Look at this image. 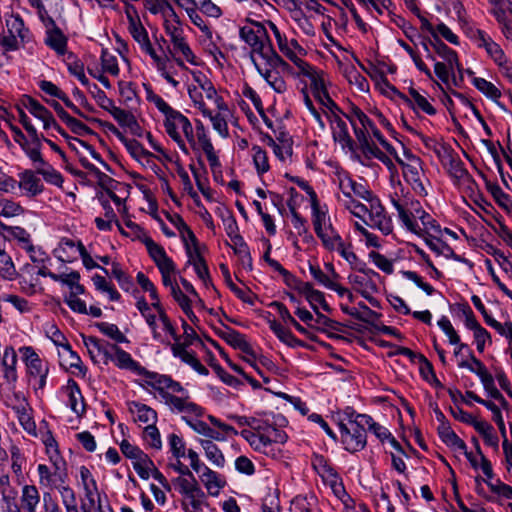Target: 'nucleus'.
<instances>
[{"instance_id":"obj_57","label":"nucleus","mask_w":512,"mask_h":512,"mask_svg":"<svg viewBox=\"0 0 512 512\" xmlns=\"http://www.w3.org/2000/svg\"><path fill=\"white\" fill-rule=\"evenodd\" d=\"M143 439L153 449L160 450L162 448L161 435L154 424H148L144 428Z\"/></svg>"},{"instance_id":"obj_4","label":"nucleus","mask_w":512,"mask_h":512,"mask_svg":"<svg viewBox=\"0 0 512 512\" xmlns=\"http://www.w3.org/2000/svg\"><path fill=\"white\" fill-rule=\"evenodd\" d=\"M164 29L172 43V48H168V53L175 60L177 65L182 68L185 67L183 59L177 57V54H181L190 64L197 65L196 57L184 37L183 28L179 25H173L166 20L164 22Z\"/></svg>"},{"instance_id":"obj_2","label":"nucleus","mask_w":512,"mask_h":512,"mask_svg":"<svg viewBox=\"0 0 512 512\" xmlns=\"http://www.w3.org/2000/svg\"><path fill=\"white\" fill-rule=\"evenodd\" d=\"M22 360L25 363L29 382L38 394L43 393L49 374V362L41 359L31 346H23L19 349Z\"/></svg>"},{"instance_id":"obj_17","label":"nucleus","mask_w":512,"mask_h":512,"mask_svg":"<svg viewBox=\"0 0 512 512\" xmlns=\"http://www.w3.org/2000/svg\"><path fill=\"white\" fill-rule=\"evenodd\" d=\"M267 25L273 32L279 50L291 61L293 62L299 69L308 68V63L302 60L298 55L289 47L288 39L285 34L281 33L275 23L272 21H267Z\"/></svg>"},{"instance_id":"obj_41","label":"nucleus","mask_w":512,"mask_h":512,"mask_svg":"<svg viewBox=\"0 0 512 512\" xmlns=\"http://www.w3.org/2000/svg\"><path fill=\"white\" fill-rule=\"evenodd\" d=\"M429 43L434 48L435 52L448 63L451 69H453V62H456V51L449 48L444 42H442L437 33H433V38L432 40H429Z\"/></svg>"},{"instance_id":"obj_24","label":"nucleus","mask_w":512,"mask_h":512,"mask_svg":"<svg viewBox=\"0 0 512 512\" xmlns=\"http://www.w3.org/2000/svg\"><path fill=\"white\" fill-rule=\"evenodd\" d=\"M112 358H109V361L114 362V364L120 369H126L132 372L141 375L144 371V368L135 361L131 355L120 348L118 345H115L114 350L111 354Z\"/></svg>"},{"instance_id":"obj_30","label":"nucleus","mask_w":512,"mask_h":512,"mask_svg":"<svg viewBox=\"0 0 512 512\" xmlns=\"http://www.w3.org/2000/svg\"><path fill=\"white\" fill-rule=\"evenodd\" d=\"M109 129L118 137V139L124 144L130 155L139 160L143 157L151 155L150 152L144 149L142 144L135 139H129L125 137L113 124H109Z\"/></svg>"},{"instance_id":"obj_8","label":"nucleus","mask_w":512,"mask_h":512,"mask_svg":"<svg viewBox=\"0 0 512 512\" xmlns=\"http://www.w3.org/2000/svg\"><path fill=\"white\" fill-rule=\"evenodd\" d=\"M338 427L341 435V442L345 450L355 453L363 450L367 444L366 424L351 423L346 425L343 421H339Z\"/></svg>"},{"instance_id":"obj_12","label":"nucleus","mask_w":512,"mask_h":512,"mask_svg":"<svg viewBox=\"0 0 512 512\" xmlns=\"http://www.w3.org/2000/svg\"><path fill=\"white\" fill-rule=\"evenodd\" d=\"M369 221L364 220L365 224L374 229H378L382 234L389 235L393 231L391 218L386 214L379 198L372 199L369 203Z\"/></svg>"},{"instance_id":"obj_25","label":"nucleus","mask_w":512,"mask_h":512,"mask_svg":"<svg viewBox=\"0 0 512 512\" xmlns=\"http://www.w3.org/2000/svg\"><path fill=\"white\" fill-rule=\"evenodd\" d=\"M340 113L332 114L334 123L332 127L333 138L336 142H339L343 148H348L350 151L355 150V142L351 138L347 124L340 118Z\"/></svg>"},{"instance_id":"obj_14","label":"nucleus","mask_w":512,"mask_h":512,"mask_svg":"<svg viewBox=\"0 0 512 512\" xmlns=\"http://www.w3.org/2000/svg\"><path fill=\"white\" fill-rule=\"evenodd\" d=\"M196 140L198 143L199 150L201 149L211 166L212 170L219 168L221 166L218 156L215 153L214 146L211 142V139L208 135L206 128L203 123L199 120L196 121Z\"/></svg>"},{"instance_id":"obj_55","label":"nucleus","mask_w":512,"mask_h":512,"mask_svg":"<svg viewBox=\"0 0 512 512\" xmlns=\"http://www.w3.org/2000/svg\"><path fill=\"white\" fill-rule=\"evenodd\" d=\"M0 276L9 281L18 276L13 260L7 253H0Z\"/></svg>"},{"instance_id":"obj_47","label":"nucleus","mask_w":512,"mask_h":512,"mask_svg":"<svg viewBox=\"0 0 512 512\" xmlns=\"http://www.w3.org/2000/svg\"><path fill=\"white\" fill-rule=\"evenodd\" d=\"M108 112L120 125L130 128V130H133L134 128L140 129L136 118L131 112L116 107L114 104L113 107L108 110Z\"/></svg>"},{"instance_id":"obj_40","label":"nucleus","mask_w":512,"mask_h":512,"mask_svg":"<svg viewBox=\"0 0 512 512\" xmlns=\"http://www.w3.org/2000/svg\"><path fill=\"white\" fill-rule=\"evenodd\" d=\"M34 168L36 173L41 175L47 183L58 187L62 185L63 177L61 173L54 169L47 161L43 160L42 163H39Z\"/></svg>"},{"instance_id":"obj_37","label":"nucleus","mask_w":512,"mask_h":512,"mask_svg":"<svg viewBox=\"0 0 512 512\" xmlns=\"http://www.w3.org/2000/svg\"><path fill=\"white\" fill-rule=\"evenodd\" d=\"M199 443L205 452L206 458L217 468H223L225 457L219 447L211 440L200 439Z\"/></svg>"},{"instance_id":"obj_34","label":"nucleus","mask_w":512,"mask_h":512,"mask_svg":"<svg viewBox=\"0 0 512 512\" xmlns=\"http://www.w3.org/2000/svg\"><path fill=\"white\" fill-rule=\"evenodd\" d=\"M129 411L136 415V420L142 423L154 424L157 421V412L151 407L136 401L128 404Z\"/></svg>"},{"instance_id":"obj_7","label":"nucleus","mask_w":512,"mask_h":512,"mask_svg":"<svg viewBox=\"0 0 512 512\" xmlns=\"http://www.w3.org/2000/svg\"><path fill=\"white\" fill-rule=\"evenodd\" d=\"M299 70L301 74L309 78L313 96L331 113V115L335 113H343L339 106L329 96L323 77L310 64H308V68H301Z\"/></svg>"},{"instance_id":"obj_35","label":"nucleus","mask_w":512,"mask_h":512,"mask_svg":"<svg viewBox=\"0 0 512 512\" xmlns=\"http://www.w3.org/2000/svg\"><path fill=\"white\" fill-rule=\"evenodd\" d=\"M268 324L269 328L273 331L277 338L284 344L292 348L303 346V342L301 340L296 338L289 329L285 328L276 320H269Z\"/></svg>"},{"instance_id":"obj_10","label":"nucleus","mask_w":512,"mask_h":512,"mask_svg":"<svg viewBox=\"0 0 512 512\" xmlns=\"http://www.w3.org/2000/svg\"><path fill=\"white\" fill-rule=\"evenodd\" d=\"M164 403L172 413L181 414L185 423L186 420L192 417L200 418L205 413L204 408L193 402L189 394L184 396L164 395Z\"/></svg>"},{"instance_id":"obj_58","label":"nucleus","mask_w":512,"mask_h":512,"mask_svg":"<svg viewBox=\"0 0 512 512\" xmlns=\"http://www.w3.org/2000/svg\"><path fill=\"white\" fill-rule=\"evenodd\" d=\"M492 5L490 13L495 19L506 17L509 13L512 15V0H488Z\"/></svg>"},{"instance_id":"obj_46","label":"nucleus","mask_w":512,"mask_h":512,"mask_svg":"<svg viewBox=\"0 0 512 512\" xmlns=\"http://www.w3.org/2000/svg\"><path fill=\"white\" fill-rule=\"evenodd\" d=\"M348 119L351 125L358 124L360 127L368 129L371 127V119L356 105L350 104L347 112L342 113Z\"/></svg>"},{"instance_id":"obj_62","label":"nucleus","mask_w":512,"mask_h":512,"mask_svg":"<svg viewBox=\"0 0 512 512\" xmlns=\"http://www.w3.org/2000/svg\"><path fill=\"white\" fill-rule=\"evenodd\" d=\"M312 466L321 478L336 472L335 468L323 455H314L312 458Z\"/></svg>"},{"instance_id":"obj_54","label":"nucleus","mask_w":512,"mask_h":512,"mask_svg":"<svg viewBox=\"0 0 512 512\" xmlns=\"http://www.w3.org/2000/svg\"><path fill=\"white\" fill-rule=\"evenodd\" d=\"M486 188L491 193L496 203L506 211L510 203H512L511 197L506 194L497 183L487 181Z\"/></svg>"},{"instance_id":"obj_16","label":"nucleus","mask_w":512,"mask_h":512,"mask_svg":"<svg viewBox=\"0 0 512 512\" xmlns=\"http://www.w3.org/2000/svg\"><path fill=\"white\" fill-rule=\"evenodd\" d=\"M19 177V188L22 193L28 197H35L41 194L44 190V186L41 179L37 176L36 169L24 170L18 174Z\"/></svg>"},{"instance_id":"obj_59","label":"nucleus","mask_w":512,"mask_h":512,"mask_svg":"<svg viewBox=\"0 0 512 512\" xmlns=\"http://www.w3.org/2000/svg\"><path fill=\"white\" fill-rule=\"evenodd\" d=\"M253 154V162L258 174L262 175L269 170L268 157L265 150H263L260 146H253L252 148Z\"/></svg>"},{"instance_id":"obj_11","label":"nucleus","mask_w":512,"mask_h":512,"mask_svg":"<svg viewBox=\"0 0 512 512\" xmlns=\"http://www.w3.org/2000/svg\"><path fill=\"white\" fill-rule=\"evenodd\" d=\"M163 124L169 137L178 145L179 149L183 153L188 155L189 149L180 134V130L182 132H187L188 127L192 125L190 120L180 111L175 110L171 115L165 118Z\"/></svg>"},{"instance_id":"obj_56","label":"nucleus","mask_w":512,"mask_h":512,"mask_svg":"<svg viewBox=\"0 0 512 512\" xmlns=\"http://www.w3.org/2000/svg\"><path fill=\"white\" fill-rule=\"evenodd\" d=\"M96 327L101 333L113 339L117 343L127 342L125 335L119 330L118 326L108 322L96 323Z\"/></svg>"},{"instance_id":"obj_42","label":"nucleus","mask_w":512,"mask_h":512,"mask_svg":"<svg viewBox=\"0 0 512 512\" xmlns=\"http://www.w3.org/2000/svg\"><path fill=\"white\" fill-rule=\"evenodd\" d=\"M404 211L406 215L409 217L410 221L414 224L413 229H408L410 232L420 235L421 229L419 228L418 223L416 222V218L421 215V212L424 210L418 200H415L411 197L404 198Z\"/></svg>"},{"instance_id":"obj_3","label":"nucleus","mask_w":512,"mask_h":512,"mask_svg":"<svg viewBox=\"0 0 512 512\" xmlns=\"http://www.w3.org/2000/svg\"><path fill=\"white\" fill-rule=\"evenodd\" d=\"M172 483L184 497L181 505L185 512H202L204 507H208L206 494L196 478L189 480L186 477L179 476L174 478Z\"/></svg>"},{"instance_id":"obj_27","label":"nucleus","mask_w":512,"mask_h":512,"mask_svg":"<svg viewBox=\"0 0 512 512\" xmlns=\"http://www.w3.org/2000/svg\"><path fill=\"white\" fill-rule=\"evenodd\" d=\"M142 242L159 270H167L171 267L173 260L168 257L162 246L155 243L150 237H145Z\"/></svg>"},{"instance_id":"obj_15","label":"nucleus","mask_w":512,"mask_h":512,"mask_svg":"<svg viewBox=\"0 0 512 512\" xmlns=\"http://www.w3.org/2000/svg\"><path fill=\"white\" fill-rule=\"evenodd\" d=\"M190 343H173L169 344L171 346V351L174 357L180 358L184 363L191 366L197 373L200 375H208V369L198 360L195 353L190 352L186 349V346Z\"/></svg>"},{"instance_id":"obj_45","label":"nucleus","mask_w":512,"mask_h":512,"mask_svg":"<svg viewBox=\"0 0 512 512\" xmlns=\"http://www.w3.org/2000/svg\"><path fill=\"white\" fill-rule=\"evenodd\" d=\"M3 234L5 235L7 241L9 242L11 239L17 240L23 249H26L27 246L31 245V236L30 234L22 227L18 226H5L3 225Z\"/></svg>"},{"instance_id":"obj_44","label":"nucleus","mask_w":512,"mask_h":512,"mask_svg":"<svg viewBox=\"0 0 512 512\" xmlns=\"http://www.w3.org/2000/svg\"><path fill=\"white\" fill-rule=\"evenodd\" d=\"M472 84L478 91L494 102H498L501 98V91L492 82L484 78L473 77Z\"/></svg>"},{"instance_id":"obj_28","label":"nucleus","mask_w":512,"mask_h":512,"mask_svg":"<svg viewBox=\"0 0 512 512\" xmlns=\"http://www.w3.org/2000/svg\"><path fill=\"white\" fill-rule=\"evenodd\" d=\"M64 388L68 395L69 407L74 413L81 416L85 412V404L78 383L74 379H69Z\"/></svg>"},{"instance_id":"obj_26","label":"nucleus","mask_w":512,"mask_h":512,"mask_svg":"<svg viewBox=\"0 0 512 512\" xmlns=\"http://www.w3.org/2000/svg\"><path fill=\"white\" fill-rule=\"evenodd\" d=\"M49 23L52 24V28L48 29L46 32L45 43L53 49L59 55L67 56V38L63 34V32L58 28L54 22V20L49 17Z\"/></svg>"},{"instance_id":"obj_50","label":"nucleus","mask_w":512,"mask_h":512,"mask_svg":"<svg viewBox=\"0 0 512 512\" xmlns=\"http://www.w3.org/2000/svg\"><path fill=\"white\" fill-rule=\"evenodd\" d=\"M158 314L159 320L162 323V329L167 334H169L172 339L174 340V343L179 342L180 337L176 333V329L174 325L172 324L171 320L169 319L167 313L165 312L164 308L162 307L161 303H152L151 305Z\"/></svg>"},{"instance_id":"obj_38","label":"nucleus","mask_w":512,"mask_h":512,"mask_svg":"<svg viewBox=\"0 0 512 512\" xmlns=\"http://www.w3.org/2000/svg\"><path fill=\"white\" fill-rule=\"evenodd\" d=\"M199 109L204 117L210 119L214 130H216L220 136L227 137L229 135L227 121L220 113L213 115L206 107L204 101L199 102Z\"/></svg>"},{"instance_id":"obj_22","label":"nucleus","mask_w":512,"mask_h":512,"mask_svg":"<svg viewBox=\"0 0 512 512\" xmlns=\"http://www.w3.org/2000/svg\"><path fill=\"white\" fill-rule=\"evenodd\" d=\"M28 135L29 139H27L20 147L35 167L44 160L41 154L42 140L44 136L38 134L37 131L28 133Z\"/></svg>"},{"instance_id":"obj_1","label":"nucleus","mask_w":512,"mask_h":512,"mask_svg":"<svg viewBox=\"0 0 512 512\" xmlns=\"http://www.w3.org/2000/svg\"><path fill=\"white\" fill-rule=\"evenodd\" d=\"M239 36L252 48L250 57L258 73L276 93H284L287 90V84L283 77L280 76L278 72L271 71L268 68L263 69L254 58V54L256 53L264 59L273 48L265 25L260 22H252V25H246L240 28Z\"/></svg>"},{"instance_id":"obj_19","label":"nucleus","mask_w":512,"mask_h":512,"mask_svg":"<svg viewBox=\"0 0 512 512\" xmlns=\"http://www.w3.org/2000/svg\"><path fill=\"white\" fill-rule=\"evenodd\" d=\"M19 284L23 292L32 295L35 294L39 288L40 280L34 266L25 264L18 272Z\"/></svg>"},{"instance_id":"obj_61","label":"nucleus","mask_w":512,"mask_h":512,"mask_svg":"<svg viewBox=\"0 0 512 512\" xmlns=\"http://www.w3.org/2000/svg\"><path fill=\"white\" fill-rule=\"evenodd\" d=\"M338 199L346 209L358 218L363 219L364 215L369 211V204L364 205L353 198L341 199V197H338Z\"/></svg>"},{"instance_id":"obj_5","label":"nucleus","mask_w":512,"mask_h":512,"mask_svg":"<svg viewBox=\"0 0 512 512\" xmlns=\"http://www.w3.org/2000/svg\"><path fill=\"white\" fill-rule=\"evenodd\" d=\"M6 31L1 40V45L6 51H16L24 46L30 37L29 29L19 14H10L5 19Z\"/></svg>"},{"instance_id":"obj_21","label":"nucleus","mask_w":512,"mask_h":512,"mask_svg":"<svg viewBox=\"0 0 512 512\" xmlns=\"http://www.w3.org/2000/svg\"><path fill=\"white\" fill-rule=\"evenodd\" d=\"M442 150L443 154L440 158L444 165H449V173L452 177L456 179L471 178V175L465 168L464 163L452 149L442 148Z\"/></svg>"},{"instance_id":"obj_31","label":"nucleus","mask_w":512,"mask_h":512,"mask_svg":"<svg viewBox=\"0 0 512 512\" xmlns=\"http://www.w3.org/2000/svg\"><path fill=\"white\" fill-rule=\"evenodd\" d=\"M437 432L442 442L453 450H465V442L452 430L450 423L438 425Z\"/></svg>"},{"instance_id":"obj_52","label":"nucleus","mask_w":512,"mask_h":512,"mask_svg":"<svg viewBox=\"0 0 512 512\" xmlns=\"http://www.w3.org/2000/svg\"><path fill=\"white\" fill-rule=\"evenodd\" d=\"M229 334L230 336L228 337V340L226 342L227 344H229L235 349L240 350L241 352L247 355L254 357L253 349L242 333L233 329V331Z\"/></svg>"},{"instance_id":"obj_18","label":"nucleus","mask_w":512,"mask_h":512,"mask_svg":"<svg viewBox=\"0 0 512 512\" xmlns=\"http://www.w3.org/2000/svg\"><path fill=\"white\" fill-rule=\"evenodd\" d=\"M478 365V377L490 397L500 402L503 407H507L508 403L500 391L496 388L493 376L487 371L485 365L478 359L473 358Z\"/></svg>"},{"instance_id":"obj_49","label":"nucleus","mask_w":512,"mask_h":512,"mask_svg":"<svg viewBox=\"0 0 512 512\" xmlns=\"http://www.w3.org/2000/svg\"><path fill=\"white\" fill-rule=\"evenodd\" d=\"M316 497L310 496H296L292 502L290 511L291 512H316Z\"/></svg>"},{"instance_id":"obj_20","label":"nucleus","mask_w":512,"mask_h":512,"mask_svg":"<svg viewBox=\"0 0 512 512\" xmlns=\"http://www.w3.org/2000/svg\"><path fill=\"white\" fill-rule=\"evenodd\" d=\"M409 96L405 94H400V98L413 110L422 111L428 115H435L436 109L433 105L428 101V99L421 95L415 88L410 87L408 89Z\"/></svg>"},{"instance_id":"obj_53","label":"nucleus","mask_w":512,"mask_h":512,"mask_svg":"<svg viewBox=\"0 0 512 512\" xmlns=\"http://www.w3.org/2000/svg\"><path fill=\"white\" fill-rule=\"evenodd\" d=\"M154 467L153 461L143 451L133 460V468L140 478L147 480L150 477L149 469Z\"/></svg>"},{"instance_id":"obj_32","label":"nucleus","mask_w":512,"mask_h":512,"mask_svg":"<svg viewBox=\"0 0 512 512\" xmlns=\"http://www.w3.org/2000/svg\"><path fill=\"white\" fill-rule=\"evenodd\" d=\"M316 235L322 241L323 246L329 251H335L341 248V245L344 243L342 237L331 223L325 226L323 231L318 232Z\"/></svg>"},{"instance_id":"obj_6","label":"nucleus","mask_w":512,"mask_h":512,"mask_svg":"<svg viewBox=\"0 0 512 512\" xmlns=\"http://www.w3.org/2000/svg\"><path fill=\"white\" fill-rule=\"evenodd\" d=\"M406 157L408 162H404L397 155L395 156L396 161L402 167L405 181L412 187L416 194L423 197L427 196L428 192L423 182L425 174L421 159L411 153H406Z\"/></svg>"},{"instance_id":"obj_13","label":"nucleus","mask_w":512,"mask_h":512,"mask_svg":"<svg viewBox=\"0 0 512 512\" xmlns=\"http://www.w3.org/2000/svg\"><path fill=\"white\" fill-rule=\"evenodd\" d=\"M83 342L94 362H97L98 357H102L103 363L108 364L109 358H112L111 354L116 344L109 343L93 336H83Z\"/></svg>"},{"instance_id":"obj_64","label":"nucleus","mask_w":512,"mask_h":512,"mask_svg":"<svg viewBox=\"0 0 512 512\" xmlns=\"http://www.w3.org/2000/svg\"><path fill=\"white\" fill-rule=\"evenodd\" d=\"M366 427L381 441L384 442L391 436V432L384 426L375 422L371 416L362 417Z\"/></svg>"},{"instance_id":"obj_23","label":"nucleus","mask_w":512,"mask_h":512,"mask_svg":"<svg viewBox=\"0 0 512 512\" xmlns=\"http://www.w3.org/2000/svg\"><path fill=\"white\" fill-rule=\"evenodd\" d=\"M21 105L26 108L34 117L43 122L44 129H49V123L53 120L54 117L45 106L28 95L23 96Z\"/></svg>"},{"instance_id":"obj_63","label":"nucleus","mask_w":512,"mask_h":512,"mask_svg":"<svg viewBox=\"0 0 512 512\" xmlns=\"http://www.w3.org/2000/svg\"><path fill=\"white\" fill-rule=\"evenodd\" d=\"M200 12L208 17L219 18L222 16V10L211 0H195L193 2Z\"/></svg>"},{"instance_id":"obj_36","label":"nucleus","mask_w":512,"mask_h":512,"mask_svg":"<svg viewBox=\"0 0 512 512\" xmlns=\"http://www.w3.org/2000/svg\"><path fill=\"white\" fill-rule=\"evenodd\" d=\"M240 435L248 441L250 446L258 452L268 454L270 445L264 432L255 433L252 430L243 429Z\"/></svg>"},{"instance_id":"obj_33","label":"nucleus","mask_w":512,"mask_h":512,"mask_svg":"<svg viewBox=\"0 0 512 512\" xmlns=\"http://www.w3.org/2000/svg\"><path fill=\"white\" fill-rule=\"evenodd\" d=\"M65 62L70 74L76 77L83 86L90 88V81L85 75L84 63L72 52L67 53Z\"/></svg>"},{"instance_id":"obj_9","label":"nucleus","mask_w":512,"mask_h":512,"mask_svg":"<svg viewBox=\"0 0 512 512\" xmlns=\"http://www.w3.org/2000/svg\"><path fill=\"white\" fill-rule=\"evenodd\" d=\"M126 16L129 24L128 30L133 39L140 45L142 51L147 53L152 59H156L157 54L150 42L148 32L141 23L139 15L134 6H127Z\"/></svg>"},{"instance_id":"obj_39","label":"nucleus","mask_w":512,"mask_h":512,"mask_svg":"<svg viewBox=\"0 0 512 512\" xmlns=\"http://www.w3.org/2000/svg\"><path fill=\"white\" fill-rule=\"evenodd\" d=\"M21 503L27 512H36L40 503V493L35 485H24L22 488Z\"/></svg>"},{"instance_id":"obj_48","label":"nucleus","mask_w":512,"mask_h":512,"mask_svg":"<svg viewBox=\"0 0 512 512\" xmlns=\"http://www.w3.org/2000/svg\"><path fill=\"white\" fill-rule=\"evenodd\" d=\"M179 7L185 10L189 19L196 27H198L206 35L211 36L210 27L206 24L204 19L201 17V15L198 12L199 9L196 7V5L194 3L185 4V6H179Z\"/></svg>"},{"instance_id":"obj_51","label":"nucleus","mask_w":512,"mask_h":512,"mask_svg":"<svg viewBox=\"0 0 512 512\" xmlns=\"http://www.w3.org/2000/svg\"><path fill=\"white\" fill-rule=\"evenodd\" d=\"M269 306L274 308V309H276V311L278 312L279 316L281 317V319L285 323L291 324L299 333H301L303 335H307V329L305 327H303L301 324H299L292 317V315L290 314L289 310L287 309V307L283 303L278 302V301H273L272 303H270Z\"/></svg>"},{"instance_id":"obj_29","label":"nucleus","mask_w":512,"mask_h":512,"mask_svg":"<svg viewBox=\"0 0 512 512\" xmlns=\"http://www.w3.org/2000/svg\"><path fill=\"white\" fill-rule=\"evenodd\" d=\"M203 485L209 495L216 497L220 490L226 485V481L209 467H205L204 472L199 475Z\"/></svg>"},{"instance_id":"obj_43","label":"nucleus","mask_w":512,"mask_h":512,"mask_svg":"<svg viewBox=\"0 0 512 512\" xmlns=\"http://www.w3.org/2000/svg\"><path fill=\"white\" fill-rule=\"evenodd\" d=\"M312 194V218H313V226L315 233L323 231L325 226H328L329 217L327 212L322 211L319 207L317 196L314 190H311Z\"/></svg>"},{"instance_id":"obj_60","label":"nucleus","mask_w":512,"mask_h":512,"mask_svg":"<svg viewBox=\"0 0 512 512\" xmlns=\"http://www.w3.org/2000/svg\"><path fill=\"white\" fill-rule=\"evenodd\" d=\"M101 65L104 72H107L113 76H117L119 74L120 70L117 58L108 52L107 49H103L101 52Z\"/></svg>"}]
</instances>
